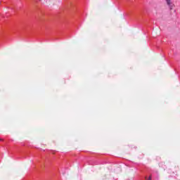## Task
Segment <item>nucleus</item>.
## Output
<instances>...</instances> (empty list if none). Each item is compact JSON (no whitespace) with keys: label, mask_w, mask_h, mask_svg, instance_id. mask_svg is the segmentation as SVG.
I'll list each match as a JSON object with an SVG mask.
<instances>
[{"label":"nucleus","mask_w":180,"mask_h":180,"mask_svg":"<svg viewBox=\"0 0 180 180\" xmlns=\"http://www.w3.org/2000/svg\"><path fill=\"white\" fill-rule=\"evenodd\" d=\"M166 2L169 6H171V0H166Z\"/></svg>","instance_id":"1"},{"label":"nucleus","mask_w":180,"mask_h":180,"mask_svg":"<svg viewBox=\"0 0 180 180\" xmlns=\"http://www.w3.org/2000/svg\"><path fill=\"white\" fill-rule=\"evenodd\" d=\"M146 180H151V176H150L148 177V179H147V177H146Z\"/></svg>","instance_id":"2"},{"label":"nucleus","mask_w":180,"mask_h":180,"mask_svg":"<svg viewBox=\"0 0 180 180\" xmlns=\"http://www.w3.org/2000/svg\"><path fill=\"white\" fill-rule=\"evenodd\" d=\"M46 4L47 3V0H45Z\"/></svg>","instance_id":"3"},{"label":"nucleus","mask_w":180,"mask_h":180,"mask_svg":"<svg viewBox=\"0 0 180 180\" xmlns=\"http://www.w3.org/2000/svg\"><path fill=\"white\" fill-rule=\"evenodd\" d=\"M2 139H0V141H1Z\"/></svg>","instance_id":"4"}]
</instances>
